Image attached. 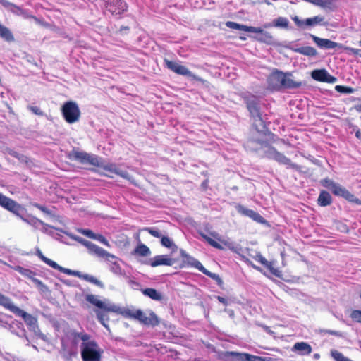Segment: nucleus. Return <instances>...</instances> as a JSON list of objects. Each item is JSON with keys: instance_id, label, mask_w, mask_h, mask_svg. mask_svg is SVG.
Instances as JSON below:
<instances>
[{"instance_id": "f257e3e1", "label": "nucleus", "mask_w": 361, "mask_h": 361, "mask_svg": "<svg viewBox=\"0 0 361 361\" xmlns=\"http://www.w3.org/2000/svg\"><path fill=\"white\" fill-rule=\"evenodd\" d=\"M71 334L75 343L78 339L82 341L80 354L82 361H102L104 350L91 335L84 331H73Z\"/></svg>"}, {"instance_id": "f03ea898", "label": "nucleus", "mask_w": 361, "mask_h": 361, "mask_svg": "<svg viewBox=\"0 0 361 361\" xmlns=\"http://www.w3.org/2000/svg\"><path fill=\"white\" fill-rule=\"evenodd\" d=\"M291 74L284 73L276 70L267 78L268 88L271 90H280L281 89H294L301 86L300 82L294 81Z\"/></svg>"}, {"instance_id": "7ed1b4c3", "label": "nucleus", "mask_w": 361, "mask_h": 361, "mask_svg": "<svg viewBox=\"0 0 361 361\" xmlns=\"http://www.w3.org/2000/svg\"><path fill=\"white\" fill-rule=\"evenodd\" d=\"M85 300L88 302L98 307L97 310H94L97 319L104 327L106 328L108 327L106 322L109 320L108 313L116 312L120 314V312L123 310L116 305H106L104 302L98 300L96 295L92 294L87 295L85 296Z\"/></svg>"}, {"instance_id": "20e7f679", "label": "nucleus", "mask_w": 361, "mask_h": 361, "mask_svg": "<svg viewBox=\"0 0 361 361\" xmlns=\"http://www.w3.org/2000/svg\"><path fill=\"white\" fill-rule=\"evenodd\" d=\"M245 102L250 115L253 119V128L258 133H264L267 130V127L265 122L262 118V114L260 112L258 102L255 99H252L249 97H245Z\"/></svg>"}, {"instance_id": "39448f33", "label": "nucleus", "mask_w": 361, "mask_h": 361, "mask_svg": "<svg viewBox=\"0 0 361 361\" xmlns=\"http://www.w3.org/2000/svg\"><path fill=\"white\" fill-rule=\"evenodd\" d=\"M321 183L324 187L329 189L334 195L342 197L350 202L361 205V200L360 199L355 197V195L346 188L334 182L332 180L325 178L323 179Z\"/></svg>"}, {"instance_id": "423d86ee", "label": "nucleus", "mask_w": 361, "mask_h": 361, "mask_svg": "<svg viewBox=\"0 0 361 361\" xmlns=\"http://www.w3.org/2000/svg\"><path fill=\"white\" fill-rule=\"evenodd\" d=\"M64 120L70 124L80 120L81 112L78 104L74 101H68L63 103L61 108Z\"/></svg>"}, {"instance_id": "0eeeda50", "label": "nucleus", "mask_w": 361, "mask_h": 361, "mask_svg": "<svg viewBox=\"0 0 361 361\" xmlns=\"http://www.w3.org/2000/svg\"><path fill=\"white\" fill-rule=\"evenodd\" d=\"M265 154L267 158L269 159H273L280 164L286 165L287 168L294 169L297 171H301L302 167L300 166L293 163L289 158L286 157L283 153L277 151V149L272 146L269 147Z\"/></svg>"}, {"instance_id": "6e6552de", "label": "nucleus", "mask_w": 361, "mask_h": 361, "mask_svg": "<svg viewBox=\"0 0 361 361\" xmlns=\"http://www.w3.org/2000/svg\"><path fill=\"white\" fill-rule=\"evenodd\" d=\"M68 157L70 160L76 161L81 164H89L94 166H99V162L97 157L91 155L85 152L72 150L68 154Z\"/></svg>"}, {"instance_id": "1a4fd4ad", "label": "nucleus", "mask_w": 361, "mask_h": 361, "mask_svg": "<svg viewBox=\"0 0 361 361\" xmlns=\"http://www.w3.org/2000/svg\"><path fill=\"white\" fill-rule=\"evenodd\" d=\"M164 63L168 69L172 71L173 72L176 73V74L184 75V76H189V77L192 78L193 80L204 82L203 79L192 74L185 66H184L181 64H179L178 63H177L176 61H172L167 59H164Z\"/></svg>"}, {"instance_id": "9d476101", "label": "nucleus", "mask_w": 361, "mask_h": 361, "mask_svg": "<svg viewBox=\"0 0 361 361\" xmlns=\"http://www.w3.org/2000/svg\"><path fill=\"white\" fill-rule=\"evenodd\" d=\"M80 242L85 246L89 252L92 255H95L100 258H103L107 261H111V259H116V257L109 253L102 247L94 244L93 243L88 241L85 239H81Z\"/></svg>"}, {"instance_id": "9b49d317", "label": "nucleus", "mask_w": 361, "mask_h": 361, "mask_svg": "<svg viewBox=\"0 0 361 361\" xmlns=\"http://www.w3.org/2000/svg\"><path fill=\"white\" fill-rule=\"evenodd\" d=\"M105 7L112 15H121L127 11L128 6L124 0H104Z\"/></svg>"}, {"instance_id": "f8f14e48", "label": "nucleus", "mask_w": 361, "mask_h": 361, "mask_svg": "<svg viewBox=\"0 0 361 361\" xmlns=\"http://www.w3.org/2000/svg\"><path fill=\"white\" fill-rule=\"evenodd\" d=\"M190 264L192 267H195L196 269H197L200 271L202 272L206 276L214 279L221 288H224V281L221 279L219 275L208 271L207 269L204 268V267L202 264V263L200 261H198L194 258H191Z\"/></svg>"}, {"instance_id": "ddd939ff", "label": "nucleus", "mask_w": 361, "mask_h": 361, "mask_svg": "<svg viewBox=\"0 0 361 361\" xmlns=\"http://www.w3.org/2000/svg\"><path fill=\"white\" fill-rule=\"evenodd\" d=\"M226 355L235 357L238 361H272L271 357H263L246 353L226 352Z\"/></svg>"}, {"instance_id": "4468645a", "label": "nucleus", "mask_w": 361, "mask_h": 361, "mask_svg": "<svg viewBox=\"0 0 361 361\" xmlns=\"http://www.w3.org/2000/svg\"><path fill=\"white\" fill-rule=\"evenodd\" d=\"M236 210L241 215L248 216L257 223L262 224H264L267 223L265 219L262 216H261L258 212H256L252 209H247L243 205L238 204V206H236Z\"/></svg>"}, {"instance_id": "2eb2a0df", "label": "nucleus", "mask_w": 361, "mask_h": 361, "mask_svg": "<svg viewBox=\"0 0 361 361\" xmlns=\"http://www.w3.org/2000/svg\"><path fill=\"white\" fill-rule=\"evenodd\" d=\"M37 256L42 261H43L45 264H47L53 269L59 270V271L68 275H77L75 271L67 268L62 267L61 266L59 265L56 262L45 257L40 250L37 251Z\"/></svg>"}, {"instance_id": "dca6fc26", "label": "nucleus", "mask_w": 361, "mask_h": 361, "mask_svg": "<svg viewBox=\"0 0 361 361\" xmlns=\"http://www.w3.org/2000/svg\"><path fill=\"white\" fill-rule=\"evenodd\" d=\"M298 27L302 28L304 26H314L321 24L324 18L321 16H316L313 18H307L305 20H300L298 16H295L291 18Z\"/></svg>"}, {"instance_id": "f3484780", "label": "nucleus", "mask_w": 361, "mask_h": 361, "mask_svg": "<svg viewBox=\"0 0 361 361\" xmlns=\"http://www.w3.org/2000/svg\"><path fill=\"white\" fill-rule=\"evenodd\" d=\"M120 314L126 318L133 319L143 324L144 320L147 318V314L141 310H132L128 308L123 309L120 312Z\"/></svg>"}, {"instance_id": "a211bd4d", "label": "nucleus", "mask_w": 361, "mask_h": 361, "mask_svg": "<svg viewBox=\"0 0 361 361\" xmlns=\"http://www.w3.org/2000/svg\"><path fill=\"white\" fill-rule=\"evenodd\" d=\"M312 77L314 80L319 82L333 83L336 81V78L330 75L325 69L314 70L312 72Z\"/></svg>"}, {"instance_id": "6ab92c4d", "label": "nucleus", "mask_w": 361, "mask_h": 361, "mask_svg": "<svg viewBox=\"0 0 361 361\" xmlns=\"http://www.w3.org/2000/svg\"><path fill=\"white\" fill-rule=\"evenodd\" d=\"M24 276L30 279L38 288L41 293H47L49 291L48 287L37 278V274L30 269H24Z\"/></svg>"}, {"instance_id": "aec40b11", "label": "nucleus", "mask_w": 361, "mask_h": 361, "mask_svg": "<svg viewBox=\"0 0 361 361\" xmlns=\"http://www.w3.org/2000/svg\"><path fill=\"white\" fill-rule=\"evenodd\" d=\"M175 262V259L168 257L166 255H157L151 259L147 264L152 267H156L161 265L172 266Z\"/></svg>"}, {"instance_id": "412c9836", "label": "nucleus", "mask_w": 361, "mask_h": 361, "mask_svg": "<svg viewBox=\"0 0 361 361\" xmlns=\"http://www.w3.org/2000/svg\"><path fill=\"white\" fill-rule=\"evenodd\" d=\"M0 305L18 316H23V310L15 306L11 299L0 293Z\"/></svg>"}, {"instance_id": "4be33fe9", "label": "nucleus", "mask_w": 361, "mask_h": 361, "mask_svg": "<svg viewBox=\"0 0 361 361\" xmlns=\"http://www.w3.org/2000/svg\"><path fill=\"white\" fill-rule=\"evenodd\" d=\"M255 259L256 261H257L261 264L264 266L267 269H269L271 274L278 278L281 277V271H279L278 269L274 268L273 266V262L267 260L266 258L264 257L261 254H257L255 256Z\"/></svg>"}, {"instance_id": "5701e85b", "label": "nucleus", "mask_w": 361, "mask_h": 361, "mask_svg": "<svg viewBox=\"0 0 361 361\" xmlns=\"http://www.w3.org/2000/svg\"><path fill=\"white\" fill-rule=\"evenodd\" d=\"M312 38L313 41L317 44V45L320 48L334 49L338 46L337 42L328 39L320 38L314 35H312Z\"/></svg>"}, {"instance_id": "b1692460", "label": "nucleus", "mask_w": 361, "mask_h": 361, "mask_svg": "<svg viewBox=\"0 0 361 361\" xmlns=\"http://www.w3.org/2000/svg\"><path fill=\"white\" fill-rule=\"evenodd\" d=\"M292 350L298 351L300 355H308L312 353V348L306 342H298L294 344Z\"/></svg>"}, {"instance_id": "393cba45", "label": "nucleus", "mask_w": 361, "mask_h": 361, "mask_svg": "<svg viewBox=\"0 0 361 361\" xmlns=\"http://www.w3.org/2000/svg\"><path fill=\"white\" fill-rule=\"evenodd\" d=\"M0 205L4 207L5 209L13 212H16V209H18V205L13 200L4 196L1 192Z\"/></svg>"}, {"instance_id": "a878e982", "label": "nucleus", "mask_w": 361, "mask_h": 361, "mask_svg": "<svg viewBox=\"0 0 361 361\" xmlns=\"http://www.w3.org/2000/svg\"><path fill=\"white\" fill-rule=\"evenodd\" d=\"M226 26L234 30H243L245 32H261L260 30L255 29V27L247 26L241 25L233 21H227L225 23Z\"/></svg>"}, {"instance_id": "bb28decb", "label": "nucleus", "mask_w": 361, "mask_h": 361, "mask_svg": "<svg viewBox=\"0 0 361 361\" xmlns=\"http://www.w3.org/2000/svg\"><path fill=\"white\" fill-rule=\"evenodd\" d=\"M24 322L26 323L29 329L35 333L38 330L37 318L24 312Z\"/></svg>"}, {"instance_id": "cd10ccee", "label": "nucleus", "mask_w": 361, "mask_h": 361, "mask_svg": "<svg viewBox=\"0 0 361 361\" xmlns=\"http://www.w3.org/2000/svg\"><path fill=\"white\" fill-rule=\"evenodd\" d=\"M318 204L322 207L329 206L332 202V198L329 192L322 190L317 199Z\"/></svg>"}, {"instance_id": "c85d7f7f", "label": "nucleus", "mask_w": 361, "mask_h": 361, "mask_svg": "<svg viewBox=\"0 0 361 361\" xmlns=\"http://www.w3.org/2000/svg\"><path fill=\"white\" fill-rule=\"evenodd\" d=\"M255 29H257L260 30L261 32H254L255 33H259L261 34V35L257 38V40L259 42L267 44H271L274 43V37L273 36L268 32L264 31L261 27H256Z\"/></svg>"}, {"instance_id": "c756f323", "label": "nucleus", "mask_w": 361, "mask_h": 361, "mask_svg": "<svg viewBox=\"0 0 361 361\" xmlns=\"http://www.w3.org/2000/svg\"><path fill=\"white\" fill-rule=\"evenodd\" d=\"M141 291L143 295L156 301H161L163 298L161 294L156 289L152 288H147L142 289Z\"/></svg>"}, {"instance_id": "7c9ffc66", "label": "nucleus", "mask_w": 361, "mask_h": 361, "mask_svg": "<svg viewBox=\"0 0 361 361\" xmlns=\"http://www.w3.org/2000/svg\"><path fill=\"white\" fill-rule=\"evenodd\" d=\"M295 53L302 54L307 56H315L317 54V50L310 46L301 47L293 49Z\"/></svg>"}, {"instance_id": "2f4dec72", "label": "nucleus", "mask_w": 361, "mask_h": 361, "mask_svg": "<svg viewBox=\"0 0 361 361\" xmlns=\"http://www.w3.org/2000/svg\"><path fill=\"white\" fill-rule=\"evenodd\" d=\"M143 324L146 326H156L159 324V319L154 312L149 311L148 315H147V318L144 320Z\"/></svg>"}, {"instance_id": "473e14b6", "label": "nucleus", "mask_w": 361, "mask_h": 361, "mask_svg": "<svg viewBox=\"0 0 361 361\" xmlns=\"http://www.w3.org/2000/svg\"><path fill=\"white\" fill-rule=\"evenodd\" d=\"M0 5L6 10L13 13H18L20 11V8L19 7L7 0H0Z\"/></svg>"}, {"instance_id": "72a5a7b5", "label": "nucleus", "mask_w": 361, "mask_h": 361, "mask_svg": "<svg viewBox=\"0 0 361 361\" xmlns=\"http://www.w3.org/2000/svg\"><path fill=\"white\" fill-rule=\"evenodd\" d=\"M0 37L6 41L11 42L13 40V36L11 32L5 26L0 23Z\"/></svg>"}, {"instance_id": "f704fd0d", "label": "nucleus", "mask_w": 361, "mask_h": 361, "mask_svg": "<svg viewBox=\"0 0 361 361\" xmlns=\"http://www.w3.org/2000/svg\"><path fill=\"white\" fill-rule=\"evenodd\" d=\"M135 252L142 257L148 256L151 253L149 248L142 243L135 247Z\"/></svg>"}, {"instance_id": "c9c22d12", "label": "nucleus", "mask_w": 361, "mask_h": 361, "mask_svg": "<svg viewBox=\"0 0 361 361\" xmlns=\"http://www.w3.org/2000/svg\"><path fill=\"white\" fill-rule=\"evenodd\" d=\"M289 21L286 18L279 17L274 20L273 25L277 27H282L287 29L288 27Z\"/></svg>"}, {"instance_id": "e433bc0d", "label": "nucleus", "mask_w": 361, "mask_h": 361, "mask_svg": "<svg viewBox=\"0 0 361 361\" xmlns=\"http://www.w3.org/2000/svg\"><path fill=\"white\" fill-rule=\"evenodd\" d=\"M83 279H85V281L90 282V283H92L100 288H103L104 287V285L102 283V281H100L99 280H98L97 278H95L94 276H91V275H88V274H85L82 276Z\"/></svg>"}, {"instance_id": "4c0bfd02", "label": "nucleus", "mask_w": 361, "mask_h": 361, "mask_svg": "<svg viewBox=\"0 0 361 361\" xmlns=\"http://www.w3.org/2000/svg\"><path fill=\"white\" fill-rule=\"evenodd\" d=\"M331 355L336 361H350V359L336 350H331Z\"/></svg>"}, {"instance_id": "58836bf2", "label": "nucleus", "mask_w": 361, "mask_h": 361, "mask_svg": "<svg viewBox=\"0 0 361 361\" xmlns=\"http://www.w3.org/2000/svg\"><path fill=\"white\" fill-rule=\"evenodd\" d=\"M201 236L212 247L217 249H222V246L216 240L211 238L204 233H201Z\"/></svg>"}, {"instance_id": "ea45409f", "label": "nucleus", "mask_w": 361, "mask_h": 361, "mask_svg": "<svg viewBox=\"0 0 361 361\" xmlns=\"http://www.w3.org/2000/svg\"><path fill=\"white\" fill-rule=\"evenodd\" d=\"M161 244L162 246L167 247V248H171L173 246H174L176 248L177 247L171 239H170L167 236H164L161 238Z\"/></svg>"}, {"instance_id": "a19ab883", "label": "nucleus", "mask_w": 361, "mask_h": 361, "mask_svg": "<svg viewBox=\"0 0 361 361\" xmlns=\"http://www.w3.org/2000/svg\"><path fill=\"white\" fill-rule=\"evenodd\" d=\"M350 317L353 322L361 323V310H354L350 314Z\"/></svg>"}, {"instance_id": "79ce46f5", "label": "nucleus", "mask_w": 361, "mask_h": 361, "mask_svg": "<svg viewBox=\"0 0 361 361\" xmlns=\"http://www.w3.org/2000/svg\"><path fill=\"white\" fill-rule=\"evenodd\" d=\"M143 231H145L148 232L150 235H152L153 237L161 238L162 237V235L161 233L154 228H149L147 227L143 228Z\"/></svg>"}, {"instance_id": "37998d69", "label": "nucleus", "mask_w": 361, "mask_h": 361, "mask_svg": "<svg viewBox=\"0 0 361 361\" xmlns=\"http://www.w3.org/2000/svg\"><path fill=\"white\" fill-rule=\"evenodd\" d=\"M336 90L342 93H352L353 92V89L350 87H345V86H341V85H337L336 87Z\"/></svg>"}, {"instance_id": "c03bdc74", "label": "nucleus", "mask_w": 361, "mask_h": 361, "mask_svg": "<svg viewBox=\"0 0 361 361\" xmlns=\"http://www.w3.org/2000/svg\"><path fill=\"white\" fill-rule=\"evenodd\" d=\"M27 109L32 111V114L37 116H43V111L37 106H28Z\"/></svg>"}, {"instance_id": "a18cd8bd", "label": "nucleus", "mask_w": 361, "mask_h": 361, "mask_svg": "<svg viewBox=\"0 0 361 361\" xmlns=\"http://www.w3.org/2000/svg\"><path fill=\"white\" fill-rule=\"evenodd\" d=\"M345 50L350 54L361 57V49L353 47H345Z\"/></svg>"}, {"instance_id": "49530a36", "label": "nucleus", "mask_w": 361, "mask_h": 361, "mask_svg": "<svg viewBox=\"0 0 361 361\" xmlns=\"http://www.w3.org/2000/svg\"><path fill=\"white\" fill-rule=\"evenodd\" d=\"M263 142H264L263 140H259V139L249 138L247 140L245 145H246V147L250 148L251 145L253 143H257V144L262 145Z\"/></svg>"}, {"instance_id": "de8ad7c7", "label": "nucleus", "mask_w": 361, "mask_h": 361, "mask_svg": "<svg viewBox=\"0 0 361 361\" xmlns=\"http://www.w3.org/2000/svg\"><path fill=\"white\" fill-rule=\"evenodd\" d=\"M94 239L99 240L104 245L109 246L108 240L101 234H95V238Z\"/></svg>"}, {"instance_id": "09e8293b", "label": "nucleus", "mask_w": 361, "mask_h": 361, "mask_svg": "<svg viewBox=\"0 0 361 361\" xmlns=\"http://www.w3.org/2000/svg\"><path fill=\"white\" fill-rule=\"evenodd\" d=\"M104 170L107 171H109V172H111V173H114L116 174L117 173V171H118V168L116 167V166L114 164H109V165H106L104 167Z\"/></svg>"}, {"instance_id": "8fccbe9b", "label": "nucleus", "mask_w": 361, "mask_h": 361, "mask_svg": "<svg viewBox=\"0 0 361 361\" xmlns=\"http://www.w3.org/2000/svg\"><path fill=\"white\" fill-rule=\"evenodd\" d=\"M82 233L85 236L94 239L95 238V233L92 232V231L90 229H85L82 231Z\"/></svg>"}, {"instance_id": "3c124183", "label": "nucleus", "mask_w": 361, "mask_h": 361, "mask_svg": "<svg viewBox=\"0 0 361 361\" xmlns=\"http://www.w3.org/2000/svg\"><path fill=\"white\" fill-rule=\"evenodd\" d=\"M116 174L126 179L130 178L128 173L126 171L118 169Z\"/></svg>"}, {"instance_id": "603ef678", "label": "nucleus", "mask_w": 361, "mask_h": 361, "mask_svg": "<svg viewBox=\"0 0 361 361\" xmlns=\"http://www.w3.org/2000/svg\"><path fill=\"white\" fill-rule=\"evenodd\" d=\"M216 299L218 300L219 302L222 303L224 306H227L228 305V301L224 298L218 295V296H216Z\"/></svg>"}, {"instance_id": "864d4df0", "label": "nucleus", "mask_w": 361, "mask_h": 361, "mask_svg": "<svg viewBox=\"0 0 361 361\" xmlns=\"http://www.w3.org/2000/svg\"><path fill=\"white\" fill-rule=\"evenodd\" d=\"M201 187L204 190H207L209 187V180L205 179L201 184Z\"/></svg>"}, {"instance_id": "5fc2aeb1", "label": "nucleus", "mask_w": 361, "mask_h": 361, "mask_svg": "<svg viewBox=\"0 0 361 361\" xmlns=\"http://www.w3.org/2000/svg\"><path fill=\"white\" fill-rule=\"evenodd\" d=\"M35 206L37 208H39L42 212L47 213V214H49V212L46 207L40 205V204H36Z\"/></svg>"}, {"instance_id": "6e6d98bb", "label": "nucleus", "mask_w": 361, "mask_h": 361, "mask_svg": "<svg viewBox=\"0 0 361 361\" xmlns=\"http://www.w3.org/2000/svg\"><path fill=\"white\" fill-rule=\"evenodd\" d=\"M355 136L357 138L361 139V131L360 130L356 131Z\"/></svg>"}, {"instance_id": "4d7b16f0", "label": "nucleus", "mask_w": 361, "mask_h": 361, "mask_svg": "<svg viewBox=\"0 0 361 361\" xmlns=\"http://www.w3.org/2000/svg\"><path fill=\"white\" fill-rule=\"evenodd\" d=\"M264 329H265V331L269 333V334H271V331L269 329V327L267 326H264Z\"/></svg>"}, {"instance_id": "13d9d810", "label": "nucleus", "mask_w": 361, "mask_h": 361, "mask_svg": "<svg viewBox=\"0 0 361 361\" xmlns=\"http://www.w3.org/2000/svg\"><path fill=\"white\" fill-rule=\"evenodd\" d=\"M17 270H18L20 272L23 271V268L21 267H18Z\"/></svg>"}, {"instance_id": "bf43d9fd", "label": "nucleus", "mask_w": 361, "mask_h": 361, "mask_svg": "<svg viewBox=\"0 0 361 361\" xmlns=\"http://www.w3.org/2000/svg\"><path fill=\"white\" fill-rule=\"evenodd\" d=\"M329 333L331 335H336V332L333 331H329Z\"/></svg>"}, {"instance_id": "052dcab7", "label": "nucleus", "mask_w": 361, "mask_h": 361, "mask_svg": "<svg viewBox=\"0 0 361 361\" xmlns=\"http://www.w3.org/2000/svg\"><path fill=\"white\" fill-rule=\"evenodd\" d=\"M356 109H357V111H361V105H360V106H357V107H356Z\"/></svg>"}, {"instance_id": "680f3d73", "label": "nucleus", "mask_w": 361, "mask_h": 361, "mask_svg": "<svg viewBox=\"0 0 361 361\" xmlns=\"http://www.w3.org/2000/svg\"><path fill=\"white\" fill-rule=\"evenodd\" d=\"M128 30V27H121V30Z\"/></svg>"}, {"instance_id": "e2e57ef3", "label": "nucleus", "mask_w": 361, "mask_h": 361, "mask_svg": "<svg viewBox=\"0 0 361 361\" xmlns=\"http://www.w3.org/2000/svg\"><path fill=\"white\" fill-rule=\"evenodd\" d=\"M253 267L255 269H256L257 270H260V268L259 267H257V266H253Z\"/></svg>"}, {"instance_id": "0e129e2a", "label": "nucleus", "mask_w": 361, "mask_h": 361, "mask_svg": "<svg viewBox=\"0 0 361 361\" xmlns=\"http://www.w3.org/2000/svg\"><path fill=\"white\" fill-rule=\"evenodd\" d=\"M271 25L269 24V25H264V27H270Z\"/></svg>"}, {"instance_id": "69168bd1", "label": "nucleus", "mask_w": 361, "mask_h": 361, "mask_svg": "<svg viewBox=\"0 0 361 361\" xmlns=\"http://www.w3.org/2000/svg\"><path fill=\"white\" fill-rule=\"evenodd\" d=\"M240 39H245V37H240Z\"/></svg>"}, {"instance_id": "338daca9", "label": "nucleus", "mask_w": 361, "mask_h": 361, "mask_svg": "<svg viewBox=\"0 0 361 361\" xmlns=\"http://www.w3.org/2000/svg\"><path fill=\"white\" fill-rule=\"evenodd\" d=\"M360 44L361 45V41L360 42Z\"/></svg>"}, {"instance_id": "774afa93", "label": "nucleus", "mask_w": 361, "mask_h": 361, "mask_svg": "<svg viewBox=\"0 0 361 361\" xmlns=\"http://www.w3.org/2000/svg\"><path fill=\"white\" fill-rule=\"evenodd\" d=\"M350 361H352V360H350Z\"/></svg>"}]
</instances>
